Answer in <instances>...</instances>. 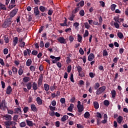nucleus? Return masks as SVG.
<instances>
[{
	"label": "nucleus",
	"instance_id": "nucleus-1",
	"mask_svg": "<svg viewBox=\"0 0 128 128\" xmlns=\"http://www.w3.org/2000/svg\"><path fill=\"white\" fill-rule=\"evenodd\" d=\"M10 24H12V18H9L6 20L4 24L2 25V26L4 28H6L8 26H10Z\"/></svg>",
	"mask_w": 128,
	"mask_h": 128
},
{
	"label": "nucleus",
	"instance_id": "nucleus-2",
	"mask_svg": "<svg viewBox=\"0 0 128 128\" xmlns=\"http://www.w3.org/2000/svg\"><path fill=\"white\" fill-rule=\"evenodd\" d=\"M4 124L6 128H10V126H16V122L14 121H6L4 122Z\"/></svg>",
	"mask_w": 128,
	"mask_h": 128
},
{
	"label": "nucleus",
	"instance_id": "nucleus-3",
	"mask_svg": "<svg viewBox=\"0 0 128 128\" xmlns=\"http://www.w3.org/2000/svg\"><path fill=\"white\" fill-rule=\"evenodd\" d=\"M106 86H102V87H100L99 88L97 89L96 93V94L98 96L101 94H102L103 92H104V91L106 90Z\"/></svg>",
	"mask_w": 128,
	"mask_h": 128
},
{
	"label": "nucleus",
	"instance_id": "nucleus-4",
	"mask_svg": "<svg viewBox=\"0 0 128 128\" xmlns=\"http://www.w3.org/2000/svg\"><path fill=\"white\" fill-rule=\"evenodd\" d=\"M77 108L78 110V112H82L84 110V105H82L80 101L78 102Z\"/></svg>",
	"mask_w": 128,
	"mask_h": 128
},
{
	"label": "nucleus",
	"instance_id": "nucleus-5",
	"mask_svg": "<svg viewBox=\"0 0 128 128\" xmlns=\"http://www.w3.org/2000/svg\"><path fill=\"white\" fill-rule=\"evenodd\" d=\"M18 8H14L10 11L9 15L10 18H14V16L16 14H18Z\"/></svg>",
	"mask_w": 128,
	"mask_h": 128
},
{
	"label": "nucleus",
	"instance_id": "nucleus-6",
	"mask_svg": "<svg viewBox=\"0 0 128 128\" xmlns=\"http://www.w3.org/2000/svg\"><path fill=\"white\" fill-rule=\"evenodd\" d=\"M6 108V100H2V102L0 104V110H4Z\"/></svg>",
	"mask_w": 128,
	"mask_h": 128
},
{
	"label": "nucleus",
	"instance_id": "nucleus-7",
	"mask_svg": "<svg viewBox=\"0 0 128 128\" xmlns=\"http://www.w3.org/2000/svg\"><path fill=\"white\" fill-rule=\"evenodd\" d=\"M57 40L58 42H60V44H66V41L64 37H59L58 38Z\"/></svg>",
	"mask_w": 128,
	"mask_h": 128
},
{
	"label": "nucleus",
	"instance_id": "nucleus-8",
	"mask_svg": "<svg viewBox=\"0 0 128 128\" xmlns=\"http://www.w3.org/2000/svg\"><path fill=\"white\" fill-rule=\"evenodd\" d=\"M14 114H22V108L19 106L17 108L14 109Z\"/></svg>",
	"mask_w": 128,
	"mask_h": 128
},
{
	"label": "nucleus",
	"instance_id": "nucleus-9",
	"mask_svg": "<svg viewBox=\"0 0 128 128\" xmlns=\"http://www.w3.org/2000/svg\"><path fill=\"white\" fill-rule=\"evenodd\" d=\"M3 118L5 120L10 121L12 120V117L11 115L8 114H6L3 116Z\"/></svg>",
	"mask_w": 128,
	"mask_h": 128
},
{
	"label": "nucleus",
	"instance_id": "nucleus-10",
	"mask_svg": "<svg viewBox=\"0 0 128 128\" xmlns=\"http://www.w3.org/2000/svg\"><path fill=\"white\" fill-rule=\"evenodd\" d=\"M26 123L27 126H34V122H32V121L28 119H27L26 120Z\"/></svg>",
	"mask_w": 128,
	"mask_h": 128
},
{
	"label": "nucleus",
	"instance_id": "nucleus-11",
	"mask_svg": "<svg viewBox=\"0 0 128 128\" xmlns=\"http://www.w3.org/2000/svg\"><path fill=\"white\" fill-rule=\"evenodd\" d=\"M30 52H32V51L30 49L24 50L23 52L24 56H27L28 54V56H30Z\"/></svg>",
	"mask_w": 128,
	"mask_h": 128
},
{
	"label": "nucleus",
	"instance_id": "nucleus-12",
	"mask_svg": "<svg viewBox=\"0 0 128 128\" xmlns=\"http://www.w3.org/2000/svg\"><path fill=\"white\" fill-rule=\"evenodd\" d=\"M36 102L38 106H42V100L40 97H37L36 98Z\"/></svg>",
	"mask_w": 128,
	"mask_h": 128
},
{
	"label": "nucleus",
	"instance_id": "nucleus-13",
	"mask_svg": "<svg viewBox=\"0 0 128 128\" xmlns=\"http://www.w3.org/2000/svg\"><path fill=\"white\" fill-rule=\"evenodd\" d=\"M94 54H90L88 56V60H89V62H92V60H94Z\"/></svg>",
	"mask_w": 128,
	"mask_h": 128
},
{
	"label": "nucleus",
	"instance_id": "nucleus-14",
	"mask_svg": "<svg viewBox=\"0 0 128 128\" xmlns=\"http://www.w3.org/2000/svg\"><path fill=\"white\" fill-rule=\"evenodd\" d=\"M18 42V37H14V38H13L14 46H16Z\"/></svg>",
	"mask_w": 128,
	"mask_h": 128
},
{
	"label": "nucleus",
	"instance_id": "nucleus-15",
	"mask_svg": "<svg viewBox=\"0 0 128 128\" xmlns=\"http://www.w3.org/2000/svg\"><path fill=\"white\" fill-rule=\"evenodd\" d=\"M34 16H38V14H40V10H38V7H35L34 8Z\"/></svg>",
	"mask_w": 128,
	"mask_h": 128
},
{
	"label": "nucleus",
	"instance_id": "nucleus-16",
	"mask_svg": "<svg viewBox=\"0 0 128 128\" xmlns=\"http://www.w3.org/2000/svg\"><path fill=\"white\" fill-rule=\"evenodd\" d=\"M1 10H6V5L0 2V12H1Z\"/></svg>",
	"mask_w": 128,
	"mask_h": 128
},
{
	"label": "nucleus",
	"instance_id": "nucleus-17",
	"mask_svg": "<svg viewBox=\"0 0 128 128\" xmlns=\"http://www.w3.org/2000/svg\"><path fill=\"white\" fill-rule=\"evenodd\" d=\"M104 120L102 121V124H106L108 122V115L106 114H104Z\"/></svg>",
	"mask_w": 128,
	"mask_h": 128
},
{
	"label": "nucleus",
	"instance_id": "nucleus-18",
	"mask_svg": "<svg viewBox=\"0 0 128 128\" xmlns=\"http://www.w3.org/2000/svg\"><path fill=\"white\" fill-rule=\"evenodd\" d=\"M67 22L68 20L66 18H64V22L60 24V26H68Z\"/></svg>",
	"mask_w": 128,
	"mask_h": 128
},
{
	"label": "nucleus",
	"instance_id": "nucleus-19",
	"mask_svg": "<svg viewBox=\"0 0 128 128\" xmlns=\"http://www.w3.org/2000/svg\"><path fill=\"white\" fill-rule=\"evenodd\" d=\"M32 88L34 90H36L38 88V84H36V82H33L32 84Z\"/></svg>",
	"mask_w": 128,
	"mask_h": 128
},
{
	"label": "nucleus",
	"instance_id": "nucleus-20",
	"mask_svg": "<svg viewBox=\"0 0 128 128\" xmlns=\"http://www.w3.org/2000/svg\"><path fill=\"white\" fill-rule=\"evenodd\" d=\"M74 105L72 104H70V106L68 108V110L72 112V110L74 109Z\"/></svg>",
	"mask_w": 128,
	"mask_h": 128
},
{
	"label": "nucleus",
	"instance_id": "nucleus-21",
	"mask_svg": "<svg viewBox=\"0 0 128 128\" xmlns=\"http://www.w3.org/2000/svg\"><path fill=\"white\" fill-rule=\"evenodd\" d=\"M10 92H12V87L9 86L6 88V94H10Z\"/></svg>",
	"mask_w": 128,
	"mask_h": 128
},
{
	"label": "nucleus",
	"instance_id": "nucleus-22",
	"mask_svg": "<svg viewBox=\"0 0 128 128\" xmlns=\"http://www.w3.org/2000/svg\"><path fill=\"white\" fill-rule=\"evenodd\" d=\"M32 64V59L29 58L27 60L26 62V66H30V65Z\"/></svg>",
	"mask_w": 128,
	"mask_h": 128
},
{
	"label": "nucleus",
	"instance_id": "nucleus-23",
	"mask_svg": "<svg viewBox=\"0 0 128 128\" xmlns=\"http://www.w3.org/2000/svg\"><path fill=\"white\" fill-rule=\"evenodd\" d=\"M124 118L122 116H119L117 118V122H118V124H120L121 122H122Z\"/></svg>",
	"mask_w": 128,
	"mask_h": 128
},
{
	"label": "nucleus",
	"instance_id": "nucleus-24",
	"mask_svg": "<svg viewBox=\"0 0 128 128\" xmlns=\"http://www.w3.org/2000/svg\"><path fill=\"white\" fill-rule=\"evenodd\" d=\"M44 89L46 92L50 90V85L46 84H44Z\"/></svg>",
	"mask_w": 128,
	"mask_h": 128
},
{
	"label": "nucleus",
	"instance_id": "nucleus-25",
	"mask_svg": "<svg viewBox=\"0 0 128 128\" xmlns=\"http://www.w3.org/2000/svg\"><path fill=\"white\" fill-rule=\"evenodd\" d=\"M16 30L18 32H22V26H18L16 28Z\"/></svg>",
	"mask_w": 128,
	"mask_h": 128
},
{
	"label": "nucleus",
	"instance_id": "nucleus-26",
	"mask_svg": "<svg viewBox=\"0 0 128 128\" xmlns=\"http://www.w3.org/2000/svg\"><path fill=\"white\" fill-rule=\"evenodd\" d=\"M111 94H112V98H116V90H112L111 91Z\"/></svg>",
	"mask_w": 128,
	"mask_h": 128
},
{
	"label": "nucleus",
	"instance_id": "nucleus-27",
	"mask_svg": "<svg viewBox=\"0 0 128 128\" xmlns=\"http://www.w3.org/2000/svg\"><path fill=\"white\" fill-rule=\"evenodd\" d=\"M50 58H52V60H56V62H58L60 60V57H56L54 56H50Z\"/></svg>",
	"mask_w": 128,
	"mask_h": 128
},
{
	"label": "nucleus",
	"instance_id": "nucleus-28",
	"mask_svg": "<svg viewBox=\"0 0 128 128\" xmlns=\"http://www.w3.org/2000/svg\"><path fill=\"white\" fill-rule=\"evenodd\" d=\"M50 58H52V60H56V62H58L60 60V57H56L54 56H50Z\"/></svg>",
	"mask_w": 128,
	"mask_h": 128
},
{
	"label": "nucleus",
	"instance_id": "nucleus-29",
	"mask_svg": "<svg viewBox=\"0 0 128 128\" xmlns=\"http://www.w3.org/2000/svg\"><path fill=\"white\" fill-rule=\"evenodd\" d=\"M30 108H31L32 110V112H36L37 109H36V105H34V104H32L30 106Z\"/></svg>",
	"mask_w": 128,
	"mask_h": 128
},
{
	"label": "nucleus",
	"instance_id": "nucleus-30",
	"mask_svg": "<svg viewBox=\"0 0 128 128\" xmlns=\"http://www.w3.org/2000/svg\"><path fill=\"white\" fill-rule=\"evenodd\" d=\"M18 74L19 76H22V74H24V70H22V67L20 66L19 68Z\"/></svg>",
	"mask_w": 128,
	"mask_h": 128
},
{
	"label": "nucleus",
	"instance_id": "nucleus-31",
	"mask_svg": "<svg viewBox=\"0 0 128 128\" xmlns=\"http://www.w3.org/2000/svg\"><path fill=\"white\" fill-rule=\"evenodd\" d=\"M117 36L120 40H124V34H122V32H118Z\"/></svg>",
	"mask_w": 128,
	"mask_h": 128
},
{
	"label": "nucleus",
	"instance_id": "nucleus-32",
	"mask_svg": "<svg viewBox=\"0 0 128 128\" xmlns=\"http://www.w3.org/2000/svg\"><path fill=\"white\" fill-rule=\"evenodd\" d=\"M40 10L42 12H46V8L44 6H40L39 8Z\"/></svg>",
	"mask_w": 128,
	"mask_h": 128
},
{
	"label": "nucleus",
	"instance_id": "nucleus-33",
	"mask_svg": "<svg viewBox=\"0 0 128 128\" xmlns=\"http://www.w3.org/2000/svg\"><path fill=\"white\" fill-rule=\"evenodd\" d=\"M78 42H82V36H80V34H78Z\"/></svg>",
	"mask_w": 128,
	"mask_h": 128
},
{
	"label": "nucleus",
	"instance_id": "nucleus-34",
	"mask_svg": "<svg viewBox=\"0 0 128 128\" xmlns=\"http://www.w3.org/2000/svg\"><path fill=\"white\" fill-rule=\"evenodd\" d=\"M12 72L14 74H18V68L14 66H12Z\"/></svg>",
	"mask_w": 128,
	"mask_h": 128
},
{
	"label": "nucleus",
	"instance_id": "nucleus-35",
	"mask_svg": "<svg viewBox=\"0 0 128 128\" xmlns=\"http://www.w3.org/2000/svg\"><path fill=\"white\" fill-rule=\"evenodd\" d=\"M26 86L27 88L30 90H32V82H29L28 84H26Z\"/></svg>",
	"mask_w": 128,
	"mask_h": 128
},
{
	"label": "nucleus",
	"instance_id": "nucleus-36",
	"mask_svg": "<svg viewBox=\"0 0 128 128\" xmlns=\"http://www.w3.org/2000/svg\"><path fill=\"white\" fill-rule=\"evenodd\" d=\"M42 77H40L38 79V85L42 86Z\"/></svg>",
	"mask_w": 128,
	"mask_h": 128
},
{
	"label": "nucleus",
	"instance_id": "nucleus-37",
	"mask_svg": "<svg viewBox=\"0 0 128 128\" xmlns=\"http://www.w3.org/2000/svg\"><path fill=\"white\" fill-rule=\"evenodd\" d=\"M30 80V77H24L23 78V81L24 82H28Z\"/></svg>",
	"mask_w": 128,
	"mask_h": 128
},
{
	"label": "nucleus",
	"instance_id": "nucleus-38",
	"mask_svg": "<svg viewBox=\"0 0 128 128\" xmlns=\"http://www.w3.org/2000/svg\"><path fill=\"white\" fill-rule=\"evenodd\" d=\"M100 83L96 82L94 84V90H98V88H100Z\"/></svg>",
	"mask_w": 128,
	"mask_h": 128
},
{
	"label": "nucleus",
	"instance_id": "nucleus-39",
	"mask_svg": "<svg viewBox=\"0 0 128 128\" xmlns=\"http://www.w3.org/2000/svg\"><path fill=\"white\" fill-rule=\"evenodd\" d=\"M84 25L86 28H87V30H88L90 28V24L88 22H86L84 23Z\"/></svg>",
	"mask_w": 128,
	"mask_h": 128
},
{
	"label": "nucleus",
	"instance_id": "nucleus-40",
	"mask_svg": "<svg viewBox=\"0 0 128 128\" xmlns=\"http://www.w3.org/2000/svg\"><path fill=\"white\" fill-rule=\"evenodd\" d=\"M114 20L115 22H118L119 24H120V17L118 16L114 17Z\"/></svg>",
	"mask_w": 128,
	"mask_h": 128
},
{
	"label": "nucleus",
	"instance_id": "nucleus-41",
	"mask_svg": "<svg viewBox=\"0 0 128 128\" xmlns=\"http://www.w3.org/2000/svg\"><path fill=\"white\" fill-rule=\"evenodd\" d=\"M120 23L118 22H114V26L116 28H120Z\"/></svg>",
	"mask_w": 128,
	"mask_h": 128
},
{
	"label": "nucleus",
	"instance_id": "nucleus-42",
	"mask_svg": "<svg viewBox=\"0 0 128 128\" xmlns=\"http://www.w3.org/2000/svg\"><path fill=\"white\" fill-rule=\"evenodd\" d=\"M74 16H76V15L71 14L68 18L69 19V20L72 21L74 18Z\"/></svg>",
	"mask_w": 128,
	"mask_h": 128
},
{
	"label": "nucleus",
	"instance_id": "nucleus-43",
	"mask_svg": "<svg viewBox=\"0 0 128 128\" xmlns=\"http://www.w3.org/2000/svg\"><path fill=\"white\" fill-rule=\"evenodd\" d=\"M68 116L66 115H64L62 118V122H66V120H68Z\"/></svg>",
	"mask_w": 128,
	"mask_h": 128
},
{
	"label": "nucleus",
	"instance_id": "nucleus-44",
	"mask_svg": "<svg viewBox=\"0 0 128 128\" xmlns=\"http://www.w3.org/2000/svg\"><path fill=\"white\" fill-rule=\"evenodd\" d=\"M79 14L81 16H84V10H82L79 12Z\"/></svg>",
	"mask_w": 128,
	"mask_h": 128
},
{
	"label": "nucleus",
	"instance_id": "nucleus-45",
	"mask_svg": "<svg viewBox=\"0 0 128 128\" xmlns=\"http://www.w3.org/2000/svg\"><path fill=\"white\" fill-rule=\"evenodd\" d=\"M94 106L96 110H98V108H99L98 103L96 102H94Z\"/></svg>",
	"mask_w": 128,
	"mask_h": 128
},
{
	"label": "nucleus",
	"instance_id": "nucleus-46",
	"mask_svg": "<svg viewBox=\"0 0 128 128\" xmlns=\"http://www.w3.org/2000/svg\"><path fill=\"white\" fill-rule=\"evenodd\" d=\"M26 126V122H21L20 124V126L21 128H24Z\"/></svg>",
	"mask_w": 128,
	"mask_h": 128
},
{
	"label": "nucleus",
	"instance_id": "nucleus-47",
	"mask_svg": "<svg viewBox=\"0 0 128 128\" xmlns=\"http://www.w3.org/2000/svg\"><path fill=\"white\" fill-rule=\"evenodd\" d=\"M90 112H86V113L84 114V117L85 118H90Z\"/></svg>",
	"mask_w": 128,
	"mask_h": 128
},
{
	"label": "nucleus",
	"instance_id": "nucleus-48",
	"mask_svg": "<svg viewBox=\"0 0 128 128\" xmlns=\"http://www.w3.org/2000/svg\"><path fill=\"white\" fill-rule=\"evenodd\" d=\"M104 106H110V102L108 100H105L104 102Z\"/></svg>",
	"mask_w": 128,
	"mask_h": 128
},
{
	"label": "nucleus",
	"instance_id": "nucleus-49",
	"mask_svg": "<svg viewBox=\"0 0 128 128\" xmlns=\"http://www.w3.org/2000/svg\"><path fill=\"white\" fill-rule=\"evenodd\" d=\"M30 70H31V72H34V70H36V67L34 66H31L30 67Z\"/></svg>",
	"mask_w": 128,
	"mask_h": 128
},
{
	"label": "nucleus",
	"instance_id": "nucleus-50",
	"mask_svg": "<svg viewBox=\"0 0 128 128\" xmlns=\"http://www.w3.org/2000/svg\"><path fill=\"white\" fill-rule=\"evenodd\" d=\"M73 26H74L76 30V28H78V26H80V23L76 22L74 24Z\"/></svg>",
	"mask_w": 128,
	"mask_h": 128
},
{
	"label": "nucleus",
	"instance_id": "nucleus-51",
	"mask_svg": "<svg viewBox=\"0 0 128 128\" xmlns=\"http://www.w3.org/2000/svg\"><path fill=\"white\" fill-rule=\"evenodd\" d=\"M49 108L50 110H52V112H54V110H56V107L55 106H52V105H50L49 106Z\"/></svg>",
	"mask_w": 128,
	"mask_h": 128
},
{
	"label": "nucleus",
	"instance_id": "nucleus-52",
	"mask_svg": "<svg viewBox=\"0 0 128 128\" xmlns=\"http://www.w3.org/2000/svg\"><path fill=\"white\" fill-rule=\"evenodd\" d=\"M16 6V4H10L8 6V8H10V10H12V8H14Z\"/></svg>",
	"mask_w": 128,
	"mask_h": 128
},
{
	"label": "nucleus",
	"instance_id": "nucleus-53",
	"mask_svg": "<svg viewBox=\"0 0 128 128\" xmlns=\"http://www.w3.org/2000/svg\"><path fill=\"white\" fill-rule=\"evenodd\" d=\"M4 40H5L6 44H8L10 40H8V36H5L4 37Z\"/></svg>",
	"mask_w": 128,
	"mask_h": 128
},
{
	"label": "nucleus",
	"instance_id": "nucleus-54",
	"mask_svg": "<svg viewBox=\"0 0 128 128\" xmlns=\"http://www.w3.org/2000/svg\"><path fill=\"white\" fill-rule=\"evenodd\" d=\"M59 92H60L58 91L57 92V94H56L55 93L52 94V98H56V96H58Z\"/></svg>",
	"mask_w": 128,
	"mask_h": 128
},
{
	"label": "nucleus",
	"instance_id": "nucleus-55",
	"mask_svg": "<svg viewBox=\"0 0 128 128\" xmlns=\"http://www.w3.org/2000/svg\"><path fill=\"white\" fill-rule=\"evenodd\" d=\"M88 36V30H86L84 34V38H86V36Z\"/></svg>",
	"mask_w": 128,
	"mask_h": 128
},
{
	"label": "nucleus",
	"instance_id": "nucleus-56",
	"mask_svg": "<svg viewBox=\"0 0 128 128\" xmlns=\"http://www.w3.org/2000/svg\"><path fill=\"white\" fill-rule=\"evenodd\" d=\"M82 67L80 66H78L77 67V70L79 74H80V72H82Z\"/></svg>",
	"mask_w": 128,
	"mask_h": 128
},
{
	"label": "nucleus",
	"instance_id": "nucleus-57",
	"mask_svg": "<svg viewBox=\"0 0 128 128\" xmlns=\"http://www.w3.org/2000/svg\"><path fill=\"white\" fill-rule=\"evenodd\" d=\"M70 80L72 82H74V74H70Z\"/></svg>",
	"mask_w": 128,
	"mask_h": 128
},
{
	"label": "nucleus",
	"instance_id": "nucleus-58",
	"mask_svg": "<svg viewBox=\"0 0 128 128\" xmlns=\"http://www.w3.org/2000/svg\"><path fill=\"white\" fill-rule=\"evenodd\" d=\"M116 5L114 4H112L111 6V10H116Z\"/></svg>",
	"mask_w": 128,
	"mask_h": 128
},
{
	"label": "nucleus",
	"instance_id": "nucleus-59",
	"mask_svg": "<svg viewBox=\"0 0 128 128\" xmlns=\"http://www.w3.org/2000/svg\"><path fill=\"white\" fill-rule=\"evenodd\" d=\"M18 116L17 114L14 115L13 117V120H14V122H16V120H18Z\"/></svg>",
	"mask_w": 128,
	"mask_h": 128
},
{
	"label": "nucleus",
	"instance_id": "nucleus-60",
	"mask_svg": "<svg viewBox=\"0 0 128 128\" xmlns=\"http://www.w3.org/2000/svg\"><path fill=\"white\" fill-rule=\"evenodd\" d=\"M52 12H54V11L52 10V9L50 8L48 12V16H52Z\"/></svg>",
	"mask_w": 128,
	"mask_h": 128
},
{
	"label": "nucleus",
	"instance_id": "nucleus-61",
	"mask_svg": "<svg viewBox=\"0 0 128 128\" xmlns=\"http://www.w3.org/2000/svg\"><path fill=\"white\" fill-rule=\"evenodd\" d=\"M28 20L29 22H32V16L30 14H28Z\"/></svg>",
	"mask_w": 128,
	"mask_h": 128
},
{
	"label": "nucleus",
	"instance_id": "nucleus-62",
	"mask_svg": "<svg viewBox=\"0 0 128 128\" xmlns=\"http://www.w3.org/2000/svg\"><path fill=\"white\" fill-rule=\"evenodd\" d=\"M24 114H26L28 112V107H24L23 109Z\"/></svg>",
	"mask_w": 128,
	"mask_h": 128
},
{
	"label": "nucleus",
	"instance_id": "nucleus-63",
	"mask_svg": "<svg viewBox=\"0 0 128 128\" xmlns=\"http://www.w3.org/2000/svg\"><path fill=\"white\" fill-rule=\"evenodd\" d=\"M0 64L2 66H4V62L2 58H0Z\"/></svg>",
	"mask_w": 128,
	"mask_h": 128
},
{
	"label": "nucleus",
	"instance_id": "nucleus-64",
	"mask_svg": "<svg viewBox=\"0 0 128 128\" xmlns=\"http://www.w3.org/2000/svg\"><path fill=\"white\" fill-rule=\"evenodd\" d=\"M93 24L94 26H101L100 23H98V22L94 20Z\"/></svg>",
	"mask_w": 128,
	"mask_h": 128
}]
</instances>
